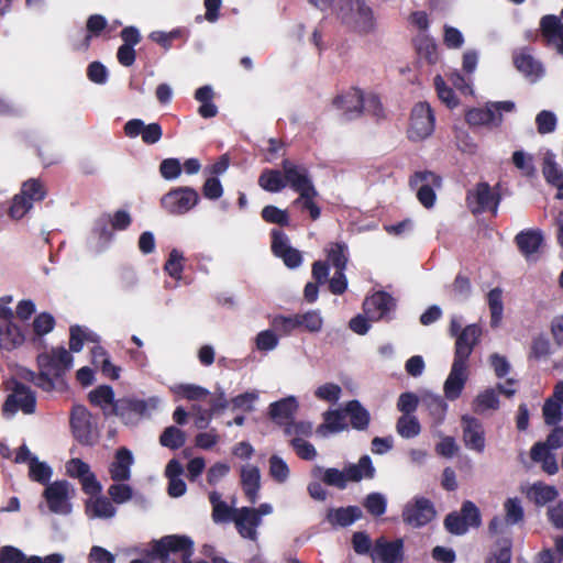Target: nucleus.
<instances>
[{"mask_svg": "<svg viewBox=\"0 0 563 563\" xmlns=\"http://www.w3.org/2000/svg\"><path fill=\"white\" fill-rule=\"evenodd\" d=\"M36 362L40 372H31V380L41 389L52 391L55 380L63 378L71 369L74 357L64 346H57L40 353Z\"/></svg>", "mask_w": 563, "mask_h": 563, "instance_id": "obj_1", "label": "nucleus"}, {"mask_svg": "<svg viewBox=\"0 0 563 563\" xmlns=\"http://www.w3.org/2000/svg\"><path fill=\"white\" fill-rule=\"evenodd\" d=\"M376 473L372 459L368 455H362L356 464H347L342 471L335 467L323 470L321 466H314L312 475L320 476L322 483L327 486L338 489H345L349 482H361L362 479H372Z\"/></svg>", "mask_w": 563, "mask_h": 563, "instance_id": "obj_2", "label": "nucleus"}, {"mask_svg": "<svg viewBox=\"0 0 563 563\" xmlns=\"http://www.w3.org/2000/svg\"><path fill=\"white\" fill-rule=\"evenodd\" d=\"M194 554V541L187 536L170 534L155 541L151 555L161 563H177V559L181 562L191 558Z\"/></svg>", "mask_w": 563, "mask_h": 563, "instance_id": "obj_3", "label": "nucleus"}, {"mask_svg": "<svg viewBox=\"0 0 563 563\" xmlns=\"http://www.w3.org/2000/svg\"><path fill=\"white\" fill-rule=\"evenodd\" d=\"M70 429L74 438L85 446L97 443L99 434L91 412L82 405H75L70 410Z\"/></svg>", "mask_w": 563, "mask_h": 563, "instance_id": "obj_4", "label": "nucleus"}, {"mask_svg": "<svg viewBox=\"0 0 563 563\" xmlns=\"http://www.w3.org/2000/svg\"><path fill=\"white\" fill-rule=\"evenodd\" d=\"M36 408L35 393L25 384L15 382L12 394L8 395L3 405L2 413L11 417L19 409L25 415L34 413Z\"/></svg>", "mask_w": 563, "mask_h": 563, "instance_id": "obj_5", "label": "nucleus"}, {"mask_svg": "<svg viewBox=\"0 0 563 563\" xmlns=\"http://www.w3.org/2000/svg\"><path fill=\"white\" fill-rule=\"evenodd\" d=\"M199 201L197 191L190 187H178L165 194L161 199L164 210L174 216H181L191 210Z\"/></svg>", "mask_w": 563, "mask_h": 563, "instance_id": "obj_6", "label": "nucleus"}, {"mask_svg": "<svg viewBox=\"0 0 563 563\" xmlns=\"http://www.w3.org/2000/svg\"><path fill=\"white\" fill-rule=\"evenodd\" d=\"M434 130V115L431 107L426 102L417 103L410 118L408 137L412 141H422L429 137Z\"/></svg>", "mask_w": 563, "mask_h": 563, "instance_id": "obj_7", "label": "nucleus"}, {"mask_svg": "<svg viewBox=\"0 0 563 563\" xmlns=\"http://www.w3.org/2000/svg\"><path fill=\"white\" fill-rule=\"evenodd\" d=\"M437 515L434 505L426 497H416L402 510V521L412 527L421 528L431 522Z\"/></svg>", "mask_w": 563, "mask_h": 563, "instance_id": "obj_8", "label": "nucleus"}, {"mask_svg": "<svg viewBox=\"0 0 563 563\" xmlns=\"http://www.w3.org/2000/svg\"><path fill=\"white\" fill-rule=\"evenodd\" d=\"M341 16L354 24L361 32H368L374 26L372 9L360 0H342Z\"/></svg>", "mask_w": 563, "mask_h": 563, "instance_id": "obj_9", "label": "nucleus"}, {"mask_svg": "<svg viewBox=\"0 0 563 563\" xmlns=\"http://www.w3.org/2000/svg\"><path fill=\"white\" fill-rule=\"evenodd\" d=\"M13 311L0 305V347L12 351L23 344L25 338L21 328L13 322Z\"/></svg>", "mask_w": 563, "mask_h": 563, "instance_id": "obj_10", "label": "nucleus"}, {"mask_svg": "<svg viewBox=\"0 0 563 563\" xmlns=\"http://www.w3.org/2000/svg\"><path fill=\"white\" fill-rule=\"evenodd\" d=\"M43 496L52 512L66 515L70 512L69 504V483L67 481H56L47 484Z\"/></svg>", "mask_w": 563, "mask_h": 563, "instance_id": "obj_11", "label": "nucleus"}, {"mask_svg": "<svg viewBox=\"0 0 563 563\" xmlns=\"http://www.w3.org/2000/svg\"><path fill=\"white\" fill-rule=\"evenodd\" d=\"M464 445L472 451L483 453L485 450V430L482 421L470 415L461 417Z\"/></svg>", "mask_w": 563, "mask_h": 563, "instance_id": "obj_12", "label": "nucleus"}, {"mask_svg": "<svg viewBox=\"0 0 563 563\" xmlns=\"http://www.w3.org/2000/svg\"><path fill=\"white\" fill-rule=\"evenodd\" d=\"M282 165L286 185L288 184L295 191H297L299 197H308V194H316V189L305 167L295 165L287 159H285Z\"/></svg>", "mask_w": 563, "mask_h": 563, "instance_id": "obj_13", "label": "nucleus"}, {"mask_svg": "<svg viewBox=\"0 0 563 563\" xmlns=\"http://www.w3.org/2000/svg\"><path fill=\"white\" fill-rule=\"evenodd\" d=\"M481 335L482 329L478 324L466 325L456 336L453 361L467 364L475 345L479 342Z\"/></svg>", "mask_w": 563, "mask_h": 563, "instance_id": "obj_14", "label": "nucleus"}, {"mask_svg": "<svg viewBox=\"0 0 563 563\" xmlns=\"http://www.w3.org/2000/svg\"><path fill=\"white\" fill-rule=\"evenodd\" d=\"M540 30L545 45L563 56V20L559 15L547 14L540 20Z\"/></svg>", "mask_w": 563, "mask_h": 563, "instance_id": "obj_15", "label": "nucleus"}, {"mask_svg": "<svg viewBox=\"0 0 563 563\" xmlns=\"http://www.w3.org/2000/svg\"><path fill=\"white\" fill-rule=\"evenodd\" d=\"M410 184L417 188L419 201L426 208L432 207L435 200L434 188H439L441 185L440 178L431 172H418L411 178Z\"/></svg>", "mask_w": 563, "mask_h": 563, "instance_id": "obj_16", "label": "nucleus"}, {"mask_svg": "<svg viewBox=\"0 0 563 563\" xmlns=\"http://www.w3.org/2000/svg\"><path fill=\"white\" fill-rule=\"evenodd\" d=\"M363 101V92L357 88H350L336 95L332 100V106L342 111L346 119H354L362 113Z\"/></svg>", "mask_w": 563, "mask_h": 563, "instance_id": "obj_17", "label": "nucleus"}, {"mask_svg": "<svg viewBox=\"0 0 563 563\" xmlns=\"http://www.w3.org/2000/svg\"><path fill=\"white\" fill-rule=\"evenodd\" d=\"M468 206L474 213L493 211L498 207V196L487 184H478L467 196Z\"/></svg>", "mask_w": 563, "mask_h": 563, "instance_id": "obj_18", "label": "nucleus"}, {"mask_svg": "<svg viewBox=\"0 0 563 563\" xmlns=\"http://www.w3.org/2000/svg\"><path fill=\"white\" fill-rule=\"evenodd\" d=\"M112 416L119 417L125 424L135 423L147 412V402L143 399L120 398L111 408Z\"/></svg>", "mask_w": 563, "mask_h": 563, "instance_id": "obj_19", "label": "nucleus"}, {"mask_svg": "<svg viewBox=\"0 0 563 563\" xmlns=\"http://www.w3.org/2000/svg\"><path fill=\"white\" fill-rule=\"evenodd\" d=\"M272 236V250L274 254L280 257L289 268L298 267L302 262V256L297 249L290 245L288 236L279 230H273Z\"/></svg>", "mask_w": 563, "mask_h": 563, "instance_id": "obj_20", "label": "nucleus"}, {"mask_svg": "<svg viewBox=\"0 0 563 563\" xmlns=\"http://www.w3.org/2000/svg\"><path fill=\"white\" fill-rule=\"evenodd\" d=\"M394 308V298L385 291H377L366 297L363 302L364 314H366L371 321L383 319Z\"/></svg>", "mask_w": 563, "mask_h": 563, "instance_id": "obj_21", "label": "nucleus"}, {"mask_svg": "<svg viewBox=\"0 0 563 563\" xmlns=\"http://www.w3.org/2000/svg\"><path fill=\"white\" fill-rule=\"evenodd\" d=\"M233 522L239 534L252 541L257 539V528L262 523V519L257 517L255 508L242 507L236 509V516L233 518Z\"/></svg>", "mask_w": 563, "mask_h": 563, "instance_id": "obj_22", "label": "nucleus"}, {"mask_svg": "<svg viewBox=\"0 0 563 563\" xmlns=\"http://www.w3.org/2000/svg\"><path fill=\"white\" fill-rule=\"evenodd\" d=\"M372 558L373 560L379 559L383 563H400L404 558L402 539H396L394 541H387L384 538L377 539Z\"/></svg>", "mask_w": 563, "mask_h": 563, "instance_id": "obj_23", "label": "nucleus"}, {"mask_svg": "<svg viewBox=\"0 0 563 563\" xmlns=\"http://www.w3.org/2000/svg\"><path fill=\"white\" fill-rule=\"evenodd\" d=\"M324 253L334 268V274L329 282H345L344 269L349 258L346 244L331 242L324 247Z\"/></svg>", "mask_w": 563, "mask_h": 563, "instance_id": "obj_24", "label": "nucleus"}, {"mask_svg": "<svg viewBox=\"0 0 563 563\" xmlns=\"http://www.w3.org/2000/svg\"><path fill=\"white\" fill-rule=\"evenodd\" d=\"M520 253L529 262L537 261L542 251L543 236L538 230L522 231L516 236Z\"/></svg>", "mask_w": 563, "mask_h": 563, "instance_id": "obj_25", "label": "nucleus"}, {"mask_svg": "<svg viewBox=\"0 0 563 563\" xmlns=\"http://www.w3.org/2000/svg\"><path fill=\"white\" fill-rule=\"evenodd\" d=\"M134 463L132 452L125 448H119L114 453V460L109 465V474L113 482H125L131 478V466Z\"/></svg>", "mask_w": 563, "mask_h": 563, "instance_id": "obj_26", "label": "nucleus"}, {"mask_svg": "<svg viewBox=\"0 0 563 563\" xmlns=\"http://www.w3.org/2000/svg\"><path fill=\"white\" fill-rule=\"evenodd\" d=\"M467 364L454 362L451 367V372L444 382V395L449 400L457 399L467 380Z\"/></svg>", "mask_w": 563, "mask_h": 563, "instance_id": "obj_27", "label": "nucleus"}, {"mask_svg": "<svg viewBox=\"0 0 563 563\" xmlns=\"http://www.w3.org/2000/svg\"><path fill=\"white\" fill-rule=\"evenodd\" d=\"M517 69L530 81L536 82L543 74L544 69L539 60L526 51L517 53L514 57Z\"/></svg>", "mask_w": 563, "mask_h": 563, "instance_id": "obj_28", "label": "nucleus"}, {"mask_svg": "<svg viewBox=\"0 0 563 563\" xmlns=\"http://www.w3.org/2000/svg\"><path fill=\"white\" fill-rule=\"evenodd\" d=\"M542 173L545 180L558 188L556 198L563 199V169L555 161V155L551 151L543 154Z\"/></svg>", "mask_w": 563, "mask_h": 563, "instance_id": "obj_29", "label": "nucleus"}, {"mask_svg": "<svg viewBox=\"0 0 563 563\" xmlns=\"http://www.w3.org/2000/svg\"><path fill=\"white\" fill-rule=\"evenodd\" d=\"M241 485L245 497L251 504H255L261 488V473L255 465H247L241 468Z\"/></svg>", "mask_w": 563, "mask_h": 563, "instance_id": "obj_30", "label": "nucleus"}, {"mask_svg": "<svg viewBox=\"0 0 563 563\" xmlns=\"http://www.w3.org/2000/svg\"><path fill=\"white\" fill-rule=\"evenodd\" d=\"M323 423H321L317 432L323 437L329 434L339 433L347 429V423L345 421V412L344 408L340 409H330L323 412Z\"/></svg>", "mask_w": 563, "mask_h": 563, "instance_id": "obj_31", "label": "nucleus"}, {"mask_svg": "<svg viewBox=\"0 0 563 563\" xmlns=\"http://www.w3.org/2000/svg\"><path fill=\"white\" fill-rule=\"evenodd\" d=\"M88 400L92 406L100 407L106 418L112 416L111 408L114 407L117 399L114 391L109 385H100L88 394Z\"/></svg>", "mask_w": 563, "mask_h": 563, "instance_id": "obj_32", "label": "nucleus"}, {"mask_svg": "<svg viewBox=\"0 0 563 563\" xmlns=\"http://www.w3.org/2000/svg\"><path fill=\"white\" fill-rule=\"evenodd\" d=\"M298 409V402L294 396L283 398L269 405V416L278 424L292 419Z\"/></svg>", "mask_w": 563, "mask_h": 563, "instance_id": "obj_33", "label": "nucleus"}, {"mask_svg": "<svg viewBox=\"0 0 563 563\" xmlns=\"http://www.w3.org/2000/svg\"><path fill=\"white\" fill-rule=\"evenodd\" d=\"M345 416L350 417L353 429L364 431L368 428L371 415L356 399L350 400L344 406Z\"/></svg>", "mask_w": 563, "mask_h": 563, "instance_id": "obj_34", "label": "nucleus"}, {"mask_svg": "<svg viewBox=\"0 0 563 563\" xmlns=\"http://www.w3.org/2000/svg\"><path fill=\"white\" fill-rule=\"evenodd\" d=\"M362 517V510L357 506L340 507L330 509L327 520L332 526L349 527Z\"/></svg>", "mask_w": 563, "mask_h": 563, "instance_id": "obj_35", "label": "nucleus"}, {"mask_svg": "<svg viewBox=\"0 0 563 563\" xmlns=\"http://www.w3.org/2000/svg\"><path fill=\"white\" fill-rule=\"evenodd\" d=\"M496 113V110L488 104L484 109L470 110L466 113V121L472 125L498 126L503 121V117Z\"/></svg>", "mask_w": 563, "mask_h": 563, "instance_id": "obj_36", "label": "nucleus"}, {"mask_svg": "<svg viewBox=\"0 0 563 563\" xmlns=\"http://www.w3.org/2000/svg\"><path fill=\"white\" fill-rule=\"evenodd\" d=\"M258 185L266 191L278 192L286 186L285 174L277 169H265L258 178Z\"/></svg>", "mask_w": 563, "mask_h": 563, "instance_id": "obj_37", "label": "nucleus"}, {"mask_svg": "<svg viewBox=\"0 0 563 563\" xmlns=\"http://www.w3.org/2000/svg\"><path fill=\"white\" fill-rule=\"evenodd\" d=\"M530 496L538 506H543L555 500L559 496V492L552 485L538 482L532 485Z\"/></svg>", "mask_w": 563, "mask_h": 563, "instance_id": "obj_38", "label": "nucleus"}, {"mask_svg": "<svg viewBox=\"0 0 563 563\" xmlns=\"http://www.w3.org/2000/svg\"><path fill=\"white\" fill-rule=\"evenodd\" d=\"M85 341L97 342L96 334L86 332L85 329L78 324L69 328V352L78 353L82 350Z\"/></svg>", "mask_w": 563, "mask_h": 563, "instance_id": "obj_39", "label": "nucleus"}, {"mask_svg": "<svg viewBox=\"0 0 563 563\" xmlns=\"http://www.w3.org/2000/svg\"><path fill=\"white\" fill-rule=\"evenodd\" d=\"M474 411L482 413L486 410H496L499 408V399L496 389L487 388L479 393L473 404Z\"/></svg>", "mask_w": 563, "mask_h": 563, "instance_id": "obj_40", "label": "nucleus"}, {"mask_svg": "<svg viewBox=\"0 0 563 563\" xmlns=\"http://www.w3.org/2000/svg\"><path fill=\"white\" fill-rule=\"evenodd\" d=\"M490 309V325L497 328L503 318V290L499 287L492 289L487 296Z\"/></svg>", "mask_w": 563, "mask_h": 563, "instance_id": "obj_41", "label": "nucleus"}, {"mask_svg": "<svg viewBox=\"0 0 563 563\" xmlns=\"http://www.w3.org/2000/svg\"><path fill=\"white\" fill-rule=\"evenodd\" d=\"M397 433L405 439H412L421 431V426L415 416L402 415L396 423Z\"/></svg>", "mask_w": 563, "mask_h": 563, "instance_id": "obj_42", "label": "nucleus"}, {"mask_svg": "<svg viewBox=\"0 0 563 563\" xmlns=\"http://www.w3.org/2000/svg\"><path fill=\"white\" fill-rule=\"evenodd\" d=\"M186 434L177 427H167L159 437V443L168 449L178 450L184 446Z\"/></svg>", "mask_w": 563, "mask_h": 563, "instance_id": "obj_43", "label": "nucleus"}, {"mask_svg": "<svg viewBox=\"0 0 563 563\" xmlns=\"http://www.w3.org/2000/svg\"><path fill=\"white\" fill-rule=\"evenodd\" d=\"M53 471L45 462L38 461L37 457L31 460L29 465V477L33 482L40 484H48L52 477Z\"/></svg>", "mask_w": 563, "mask_h": 563, "instance_id": "obj_44", "label": "nucleus"}, {"mask_svg": "<svg viewBox=\"0 0 563 563\" xmlns=\"http://www.w3.org/2000/svg\"><path fill=\"white\" fill-rule=\"evenodd\" d=\"M296 317L298 319V327L302 328L305 331L317 333L322 329L323 319L317 310L296 313Z\"/></svg>", "mask_w": 563, "mask_h": 563, "instance_id": "obj_45", "label": "nucleus"}, {"mask_svg": "<svg viewBox=\"0 0 563 563\" xmlns=\"http://www.w3.org/2000/svg\"><path fill=\"white\" fill-rule=\"evenodd\" d=\"M108 26V21L103 15L92 14L87 20V35L85 36L82 46L87 48L90 44V40L93 36H99L102 31Z\"/></svg>", "mask_w": 563, "mask_h": 563, "instance_id": "obj_46", "label": "nucleus"}, {"mask_svg": "<svg viewBox=\"0 0 563 563\" xmlns=\"http://www.w3.org/2000/svg\"><path fill=\"white\" fill-rule=\"evenodd\" d=\"M363 506L369 515L380 517L386 512L387 503L380 493H371L365 497Z\"/></svg>", "mask_w": 563, "mask_h": 563, "instance_id": "obj_47", "label": "nucleus"}, {"mask_svg": "<svg viewBox=\"0 0 563 563\" xmlns=\"http://www.w3.org/2000/svg\"><path fill=\"white\" fill-rule=\"evenodd\" d=\"M422 404L430 415L437 419H442L446 412L448 405L439 395L427 394L422 397Z\"/></svg>", "mask_w": 563, "mask_h": 563, "instance_id": "obj_48", "label": "nucleus"}, {"mask_svg": "<svg viewBox=\"0 0 563 563\" xmlns=\"http://www.w3.org/2000/svg\"><path fill=\"white\" fill-rule=\"evenodd\" d=\"M434 88L437 90L439 99L449 108H455L459 104V100L453 90L445 84L442 76L437 75L434 77Z\"/></svg>", "mask_w": 563, "mask_h": 563, "instance_id": "obj_49", "label": "nucleus"}, {"mask_svg": "<svg viewBox=\"0 0 563 563\" xmlns=\"http://www.w3.org/2000/svg\"><path fill=\"white\" fill-rule=\"evenodd\" d=\"M544 422L556 426L562 420V405L553 398H548L542 407Z\"/></svg>", "mask_w": 563, "mask_h": 563, "instance_id": "obj_50", "label": "nucleus"}, {"mask_svg": "<svg viewBox=\"0 0 563 563\" xmlns=\"http://www.w3.org/2000/svg\"><path fill=\"white\" fill-rule=\"evenodd\" d=\"M290 446L294 449L299 459L305 461H312L317 457V450L310 442L299 437H294L289 441Z\"/></svg>", "mask_w": 563, "mask_h": 563, "instance_id": "obj_51", "label": "nucleus"}, {"mask_svg": "<svg viewBox=\"0 0 563 563\" xmlns=\"http://www.w3.org/2000/svg\"><path fill=\"white\" fill-rule=\"evenodd\" d=\"M21 195H23L31 203L44 199L46 191L44 186L37 179H30L22 185Z\"/></svg>", "mask_w": 563, "mask_h": 563, "instance_id": "obj_52", "label": "nucleus"}, {"mask_svg": "<svg viewBox=\"0 0 563 563\" xmlns=\"http://www.w3.org/2000/svg\"><path fill=\"white\" fill-rule=\"evenodd\" d=\"M536 124L540 134H550L556 129L558 118L554 112L542 110L536 117Z\"/></svg>", "mask_w": 563, "mask_h": 563, "instance_id": "obj_53", "label": "nucleus"}, {"mask_svg": "<svg viewBox=\"0 0 563 563\" xmlns=\"http://www.w3.org/2000/svg\"><path fill=\"white\" fill-rule=\"evenodd\" d=\"M268 462L269 475L273 477V479L277 483L286 482L289 477V467L287 463L276 454L272 455Z\"/></svg>", "mask_w": 563, "mask_h": 563, "instance_id": "obj_54", "label": "nucleus"}, {"mask_svg": "<svg viewBox=\"0 0 563 563\" xmlns=\"http://www.w3.org/2000/svg\"><path fill=\"white\" fill-rule=\"evenodd\" d=\"M108 494L113 503L120 505L129 501L133 497V489L123 482H115L109 486Z\"/></svg>", "mask_w": 563, "mask_h": 563, "instance_id": "obj_55", "label": "nucleus"}, {"mask_svg": "<svg viewBox=\"0 0 563 563\" xmlns=\"http://www.w3.org/2000/svg\"><path fill=\"white\" fill-rule=\"evenodd\" d=\"M512 163L525 176H532L536 173L532 155L523 151L514 152Z\"/></svg>", "mask_w": 563, "mask_h": 563, "instance_id": "obj_56", "label": "nucleus"}, {"mask_svg": "<svg viewBox=\"0 0 563 563\" xmlns=\"http://www.w3.org/2000/svg\"><path fill=\"white\" fill-rule=\"evenodd\" d=\"M444 528L452 534L462 536L467 532L468 527L460 512L452 511L444 518Z\"/></svg>", "mask_w": 563, "mask_h": 563, "instance_id": "obj_57", "label": "nucleus"}, {"mask_svg": "<svg viewBox=\"0 0 563 563\" xmlns=\"http://www.w3.org/2000/svg\"><path fill=\"white\" fill-rule=\"evenodd\" d=\"M112 503L111 498L109 499L104 496H99L92 503L91 510L98 518H112L117 512Z\"/></svg>", "mask_w": 563, "mask_h": 563, "instance_id": "obj_58", "label": "nucleus"}, {"mask_svg": "<svg viewBox=\"0 0 563 563\" xmlns=\"http://www.w3.org/2000/svg\"><path fill=\"white\" fill-rule=\"evenodd\" d=\"M504 507L506 511L505 520L507 525H516L523 520L525 514L518 498H508L505 501Z\"/></svg>", "mask_w": 563, "mask_h": 563, "instance_id": "obj_59", "label": "nucleus"}, {"mask_svg": "<svg viewBox=\"0 0 563 563\" xmlns=\"http://www.w3.org/2000/svg\"><path fill=\"white\" fill-rule=\"evenodd\" d=\"M341 393L342 389L338 384L325 383L314 390V396L320 400L334 404L340 399Z\"/></svg>", "mask_w": 563, "mask_h": 563, "instance_id": "obj_60", "label": "nucleus"}, {"mask_svg": "<svg viewBox=\"0 0 563 563\" xmlns=\"http://www.w3.org/2000/svg\"><path fill=\"white\" fill-rule=\"evenodd\" d=\"M460 515L463 518H465V523L467 525L468 528L470 527L477 528L482 523L479 509L471 500H465L462 504Z\"/></svg>", "mask_w": 563, "mask_h": 563, "instance_id": "obj_61", "label": "nucleus"}, {"mask_svg": "<svg viewBox=\"0 0 563 563\" xmlns=\"http://www.w3.org/2000/svg\"><path fill=\"white\" fill-rule=\"evenodd\" d=\"M55 327V319L48 312L37 314L33 320V330L37 336L49 333Z\"/></svg>", "mask_w": 563, "mask_h": 563, "instance_id": "obj_62", "label": "nucleus"}, {"mask_svg": "<svg viewBox=\"0 0 563 563\" xmlns=\"http://www.w3.org/2000/svg\"><path fill=\"white\" fill-rule=\"evenodd\" d=\"M272 327L284 335L290 334L295 329H298V319L294 316H276L272 321Z\"/></svg>", "mask_w": 563, "mask_h": 563, "instance_id": "obj_63", "label": "nucleus"}, {"mask_svg": "<svg viewBox=\"0 0 563 563\" xmlns=\"http://www.w3.org/2000/svg\"><path fill=\"white\" fill-rule=\"evenodd\" d=\"M31 558H26L24 553L14 547H3L0 550V563H30Z\"/></svg>", "mask_w": 563, "mask_h": 563, "instance_id": "obj_64", "label": "nucleus"}]
</instances>
